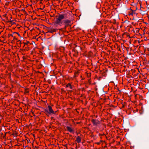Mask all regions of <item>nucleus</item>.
Masks as SVG:
<instances>
[{"mask_svg":"<svg viewBox=\"0 0 149 149\" xmlns=\"http://www.w3.org/2000/svg\"><path fill=\"white\" fill-rule=\"evenodd\" d=\"M69 25V24H65V26L63 28L64 30H66V28L68 27V26Z\"/></svg>","mask_w":149,"mask_h":149,"instance_id":"obj_13","label":"nucleus"},{"mask_svg":"<svg viewBox=\"0 0 149 149\" xmlns=\"http://www.w3.org/2000/svg\"><path fill=\"white\" fill-rule=\"evenodd\" d=\"M81 138L79 136H77V137L76 141H77L78 143H80L81 142Z\"/></svg>","mask_w":149,"mask_h":149,"instance_id":"obj_7","label":"nucleus"},{"mask_svg":"<svg viewBox=\"0 0 149 149\" xmlns=\"http://www.w3.org/2000/svg\"><path fill=\"white\" fill-rule=\"evenodd\" d=\"M67 130L70 132L72 133L73 134L74 133V131L73 129H72L71 127L67 126L66 127Z\"/></svg>","mask_w":149,"mask_h":149,"instance_id":"obj_5","label":"nucleus"},{"mask_svg":"<svg viewBox=\"0 0 149 149\" xmlns=\"http://www.w3.org/2000/svg\"><path fill=\"white\" fill-rule=\"evenodd\" d=\"M44 112L45 113L47 116L52 114H55L57 111H54L52 107L49 105L48 106V109H45Z\"/></svg>","mask_w":149,"mask_h":149,"instance_id":"obj_2","label":"nucleus"},{"mask_svg":"<svg viewBox=\"0 0 149 149\" xmlns=\"http://www.w3.org/2000/svg\"><path fill=\"white\" fill-rule=\"evenodd\" d=\"M66 87L69 88L70 89L72 88V87L71 84L70 83H68L66 85Z\"/></svg>","mask_w":149,"mask_h":149,"instance_id":"obj_9","label":"nucleus"},{"mask_svg":"<svg viewBox=\"0 0 149 149\" xmlns=\"http://www.w3.org/2000/svg\"><path fill=\"white\" fill-rule=\"evenodd\" d=\"M23 44H24V46L23 47H24L25 46L28 45V44L29 43V42L28 41H27L26 42H23Z\"/></svg>","mask_w":149,"mask_h":149,"instance_id":"obj_11","label":"nucleus"},{"mask_svg":"<svg viewBox=\"0 0 149 149\" xmlns=\"http://www.w3.org/2000/svg\"><path fill=\"white\" fill-rule=\"evenodd\" d=\"M57 30L58 29H57L50 28L49 29L47 32L52 33L53 32H56Z\"/></svg>","mask_w":149,"mask_h":149,"instance_id":"obj_4","label":"nucleus"},{"mask_svg":"<svg viewBox=\"0 0 149 149\" xmlns=\"http://www.w3.org/2000/svg\"><path fill=\"white\" fill-rule=\"evenodd\" d=\"M14 40H15H15H17V38H15V37H14Z\"/></svg>","mask_w":149,"mask_h":149,"instance_id":"obj_17","label":"nucleus"},{"mask_svg":"<svg viewBox=\"0 0 149 149\" xmlns=\"http://www.w3.org/2000/svg\"><path fill=\"white\" fill-rule=\"evenodd\" d=\"M63 22L66 24H69L71 22V21L68 19H66L63 21Z\"/></svg>","mask_w":149,"mask_h":149,"instance_id":"obj_6","label":"nucleus"},{"mask_svg":"<svg viewBox=\"0 0 149 149\" xmlns=\"http://www.w3.org/2000/svg\"><path fill=\"white\" fill-rule=\"evenodd\" d=\"M14 33H16V34H18V36H20V35L18 33H16V32H14V33H13V34H14Z\"/></svg>","mask_w":149,"mask_h":149,"instance_id":"obj_15","label":"nucleus"},{"mask_svg":"<svg viewBox=\"0 0 149 149\" xmlns=\"http://www.w3.org/2000/svg\"><path fill=\"white\" fill-rule=\"evenodd\" d=\"M62 29H60V30H62Z\"/></svg>","mask_w":149,"mask_h":149,"instance_id":"obj_19","label":"nucleus"},{"mask_svg":"<svg viewBox=\"0 0 149 149\" xmlns=\"http://www.w3.org/2000/svg\"><path fill=\"white\" fill-rule=\"evenodd\" d=\"M29 89L28 88H26L25 89V91L24 92V94H26L29 93Z\"/></svg>","mask_w":149,"mask_h":149,"instance_id":"obj_10","label":"nucleus"},{"mask_svg":"<svg viewBox=\"0 0 149 149\" xmlns=\"http://www.w3.org/2000/svg\"><path fill=\"white\" fill-rule=\"evenodd\" d=\"M24 47V49H22V51H28L29 50V45H27V46L26 45V46H25Z\"/></svg>","mask_w":149,"mask_h":149,"instance_id":"obj_8","label":"nucleus"},{"mask_svg":"<svg viewBox=\"0 0 149 149\" xmlns=\"http://www.w3.org/2000/svg\"><path fill=\"white\" fill-rule=\"evenodd\" d=\"M91 122L93 125H97L100 123V122L97 120L92 119L91 120Z\"/></svg>","mask_w":149,"mask_h":149,"instance_id":"obj_3","label":"nucleus"},{"mask_svg":"<svg viewBox=\"0 0 149 149\" xmlns=\"http://www.w3.org/2000/svg\"><path fill=\"white\" fill-rule=\"evenodd\" d=\"M97 143V144L99 145V144H100V143L98 142V143Z\"/></svg>","mask_w":149,"mask_h":149,"instance_id":"obj_18","label":"nucleus"},{"mask_svg":"<svg viewBox=\"0 0 149 149\" xmlns=\"http://www.w3.org/2000/svg\"><path fill=\"white\" fill-rule=\"evenodd\" d=\"M17 42H18V43H19L20 44H22V43H23V42H21V41L19 40H17Z\"/></svg>","mask_w":149,"mask_h":149,"instance_id":"obj_12","label":"nucleus"},{"mask_svg":"<svg viewBox=\"0 0 149 149\" xmlns=\"http://www.w3.org/2000/svg\"><path fill=\"white\" fill-rule=\"evenodd\" d=\"M133 10H132V12L131 13H130V15H133Z\"/></svg>","mask_w":149,"mask_h":149,"instance_id":"obj_14","label":"nucleus"},{"mask_svg":"<svg viewBox=\"0 0 149 149\" xmlns=\"http://www.w3.org/2000/svg\"><path fill=\"white\" fill-rule=\"evenodd\" d=\"M10 36H12V37H14L13 36V34H10Z\"/></svg>","mask_w":149,"mask_h":149,"instance_id":"obj_16","label":"nucleus"},{"mask_svg":"<svg viewBox=\"0 0 149 149\" xmlns=\"http://www.w3.org/2000/svg\"><path fill=\"white\" fill-rule=\"evenodd\" d=\"M65 15L59 14L58 16H56V18L54 23V24L56 26L58 25H60L62 24V20L64 18Z\"/></svg>","mask_w":149,"mask_h":149,"instance_id":"obj_1","label":"nucleus"}]
</instances>
